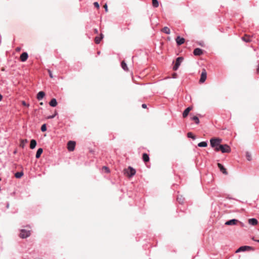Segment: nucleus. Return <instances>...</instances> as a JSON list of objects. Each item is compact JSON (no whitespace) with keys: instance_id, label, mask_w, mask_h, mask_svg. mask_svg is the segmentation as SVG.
<instances>
[{"instance_id":"f3484780","label":"nucleus","mask_w":259,"mask_h":259,"mask_svg":"<svg viewBox=\"0 0 259 259\" xmlns=\"http://www.w3.org/2000/svg\"><path fill=\"white\" fill-rule=\"evenodd\" d=\"M49 104L52 107H56L57 105V102L56 99L55 98L52 99L49 102Z\"/></svg>"},{"instance_id":"c9c22d12","label":"nucleus","mask_w":259,"mask_h":259,"mask_svg":"<svg viewBox=\"0 0 259 259\" xmlns=\"http://www.w3.org/2000/svg\"><path fill=\"white\" fill-rule=\"evenodd\" d=\"M32 146H33V145H32V140H31L30 141V148L32 149Z\"/></svg>"},{"instance_id":"7ed1b4c3","label":"nucleus","mask_w":259,"mask_h":259,"mask_svg":"<svg viewBox=\"0 0 259 259\" xmlns=\"http://www.w3.org/2000/svg\"><path fill=\"white\" fill-rule=\"evenodd\" d=\"M183 59H184L182 57H179L177 58L175 65L173 67V70L176 71L178 69Z\"/></svg>"},{"instance_id":"e433bc0d","label":"nucleus","mask_w":259,"mask_h":259,"mask_svg":"<svg viewBox=\"0 0 259 259\" xmlns=\"http://www.w3.org/2000/svg\"><path fill=\"white\" fill-rule=\"evenodd\" d=\"M22 104H23L24 106H27V107H28V106H29V105H28V104H27L26 103V102H25V101H22Z\"/></svg>"},{"instance_id":"49530a36","label":"nucleus","mask_w":259,"mask_h":259,"mask_svg":"<svg viewBox=\"0 0 259 259\" xmlns=\"http://www.w3.org/2000/svg\"><path fill=\"white\" fill-rule=\"evenodd\" d=\"M1 180V179L0 178V181Z\"/></svg>"},{"instance_id":"4c0bfd02","label":"nucleus","mask_w":259,"mask_h":259,"mask_svg":"<svg viewBox=\"0 0 259 259\" xmlns=\"http://www.w3.org/2000/svg\"><path fill=\"white\" fill-rule=\"evenodd\" d=\"M37 143H36V141L34 140H33V148H35V147L36 146Z\"/></svg>"},{"instance_id":"37998d69","label":"nucleus","mask_w":259,"mask_h":259,"mask_svg":"<svg viewBox=\"0 0 259 259\" xmlns=\"http://www.w3.org/2000/svg\"><path fill=\"white\" fill-rule=\"evenodd\" d=\"M94 32L95 33H98V29H94Z\"/></svg>"},{"instance_id":"4be33fe9","label":"nucleus","mask_w":259,"mask_h":259,"mask_svg":"<svg viewBox=\"0 0 259 259\" xmlns=\"http://www.w3.org/2000/svg\"><path fill=\"white\" fill-rule=\"evenodd\" d=\"M161 31L167 34H169L170 33V29L166 26L163 28Z\"/></svg>"},{"instance_id":"393cba45","label":"nucleus","mask_w":259,"mask_h":259,"mask_svg":"<svg viewBox=\"0 0 259 259\" xmlns=\"http://www.w3.org/2000/svg\"><path fill=\"white\" fill-rule=\"evenodd\" d=\"M23 175V172L20 171V172H17L15 173V177L17 179H19V178H21Z\"/></svg>"},{"instance_id":"c756f323","label":"nucleus","mask_w":259,"mask_h":259,"mask_svg":"<svg viewBox=\"0 0 259 259\" xmlns=\"http://www.w3.org/2000/svg\"><path fill=\"white\" fill-rule=\"evenodd\" d=\"M246 157L248 161H250L251 160V154L248 152L246 153Z\"/></svg>"},{"instance_id":"473e14b6","label":"nucleus","mask_w":259,"mask_h":259,"mask_svg":"<svg viewBox=\"0 0 259 259\" xmlns=\"http://www.w3.org/2000/svg\"><path fill=\"white\" fill-rule=\"evenodd\" d=\"M94 6H95V7H96L97 8H98H98H99V7H100V6H99V3H98V2H95V3H94Z\"/></svg>"},{"instance_id":"a211bd4d","label":"nucleus","mask_w":259,"mask_h":259,"mask_svg":"<svg viewBox=\"0 0 259 259\" xmlns=\"http://www.w3.org/2000/svg\"><path fill=\"white\" fill-rule=\"evenodd\" d=\"M43 152V150L42 148H39L36 153L35 157L36 158H38L40 157L41 154H42Z\"/></svg>"},{"instance_id":"9d476101","label":"nucleus","mask_w":259,"mask_h":259,"mask_svg":"<svg viewBox=\"0 0 259 259\" xmlns=\"http://www.w3.org/2000/svg\"><path fill=\"white\" fill-rule=\"evenodd\" d=\"M176 42L178 46H180L184 43L185 39L180 36H178L176 39Z\"/></svg>"},{"instance_id":"0eeeda50","label":"nucleus","mask_w":259,"mask_h":259,"mask_svg":"<svg viewBox=\"0 0 259 259\" xmlns=\"http://www.w3.org/2000/svg\"><path fill=\"white\" fill-rule=\"evenodd\" d=\"M136 172V171L134 168L131 166H129L126 172L129 177H132L135 175Z\"/></svg>"},{"instance_id":"412c9836","label":"nucleus","mask_w":259,"mask_h":259,"mask_svg":"<svg viewBox=\"0 0 259 259\" xmlns=\"http://www.w3.org/2000/svg\"><path fill=\"white\" fill-rule=\"evenodd\" d=\"M242 40L245 42H248L251 41V39L249 36L245 35L244 36L241 38Z\"/></svg>"},{"instance_id":"f8f14e48","label":"nucleus","mask_w":259,"mask_h":259,"mask_svg":"<svg viewBox=\"0 0 259 259\" xmlns=\"http://www.w3.org/2000/svg\"><path fill=\"white\" fill-rule=\"evenodd\" d=\"M192 108L191 107H188L184 111L183 113V116L184 118H185L188 116L189 112L192 110Z\"/></svg>"},{"instance_id":"c03bdc74","label":"nucleus","mask_w":259,"mask_h":259,"mask_svg":"<svg viewBox=\"0 0 259 259\" xmlns=\"http://www.w3.org/2000/svg\"><path fill=\"white\" fill-rule=\"evenodd\" d=\"M3 96L1 94H0V101L2 100Z\"/></svg>"},{"instance_id":"423d86ee","label":"nucleus","mask_w":259,"mask_h":259,"mask_svg":"<svg viewBox=\"0 0 259 259\" xmlns=\"http://www.w3.org/2000/svg\"><path fill=\"white\" fill-rule=\"evenodd\" d=\"M206 77H207L206 71L205 69H203V70L201 72V77H200L199 82L200 83L204 82L206 80Z\"/></svg>"},{"instance_id":"ddd939ff","label":"nucleus","mask_w":259,"mask_h":259,"mask_svg":"<svg viewBox=\"0 0 259 259\" xmlns=\"http://www.w3.org/2000/svg\"><path fill=\"white\" fill-rule=\"evenodd\" d=\"M45 93L43 91L39 92L36 96L37 99L39 101L41 100L45 96Z\"/></svg>"},{"instance_id":"f03ea898","label":"nucleus","mask_w":259,"mask_h":259,"mask_svg":"<svg viewBox=\"0 0 259 259\" xmlns=\"http://www.w3.org/2000/svg\"><path fill=\"white\" fill-rule=\"evenodd\" d=\"M222 140L220 138H212L210 140V145L213 148H218L221 145L220 143L222 142Z\"/></svg>"},{"instance_id":"20e7f679","label":"nucleus","mask_w":259,"mask_h":259,"mask_svg":"<svg viewBox=\"0 0 259 259\" xmlns=\"http://www.w3.org/2000/svg\"><path fill=\"white\" fill-rule=\"evenodd\" d=\"M31 234V233L29 231H27L25 229H22L21 231V233L20 234V236L22 238H25L28 236H29Z\"/></svg>"},{"instance_id":"2eb2a0df","label":"nucleus","mask_w":259,"mask_h":259,"mask_svg":"<svg viewBox=\"0 0 259 259\" xmlns=\"http://www.w3.org/2000/svg\"><path fill=\"white\" fill-rule=\"evenodd\" d=\"M27 58H28V54L26 52L23 53L21 55L20 57L21 61L22 62L25 61L27 60Z\"/></svg>"},{"instance_id":"a18cd8bd","label":"nucleus","mask_w":259,"mask_h":259,"mask_svg":"<svg viewBox=\"0 0 259 259\" xmlns=\"http://www.w3.org/2000/svg\"><path fill=\"white\" fill-rule=\"evenodd\" d=\"M254 241L259 243V240H254Z\"/></svg>"},{"instance_id":"f257e3e1","label":"nucleus","mask_w":259,"mask_h":259,"mask_svg":"<svg viewBox=\"0 0 259 259\" xmlns=\"http://www.w3.org/2000/svg\"><path fill=\"white\" fill-rule=\"evenodd\" d=\"M216 151H221L222 153H229L231 152V148L227 144L221 145L218 148L215 149Z\"/></svg>"},{"instance_id":"6e6552de","label":"nucleus","mask_w":259,"mask_h":259,"mask_svg":"<svg viewBox=\"0 0 259 259\" xmlns=\"http://www.w3.org/2000/svg\"><path fill=\"white\" fill-rule=\"evenodd\" d=\"M252 249V247L249 246H242L240 247L236 251V252H239L241 251H245L246 250H249Z\"/></svg>"},{"instance_id":"5701e85b","label":"nucleus","mask_w":259,"mask_h":259,"mask_svg":"<svg viewBox=\"0 0 259 259\" xmlns=\"http://www.w3.org/2000/svg\"><path fill=\"white\" fill-rule=\"evenodd\" d=\"M192 120L194 121L196 124H198L199 123V119L196 116H194L191 118Z\"/></svg>"},{"instance_id":"58836bf2","label":"nucleus","mask_w":259,"mask_h":259,"mask_svg":"<svg viewBox=\"0 0 259 259\" xmlns=\"http://www.w3.org/2000/svg\"><path fill=\"white\" fill-rule=\"evenodd\" d=\"M104 8H105V11H106V12H107V11H108V7H107V4H105V5H104Z\"/></svg>"},{"instance_id":"1a4fd4ad","label":"nucleus","mask_w":259,"mask_h":259,"mask_svg":"<svg viewBox=\"0 0 259 259\" xmlns=\"http://www.w3.org/2000/svg\"><path fill=\"white\" fill-rule=\"evenodd\" d=\"M238 222V221L236 219H232L227 221L225 224L228 226L235 225Z\"/></svg>"},{"instance_id":"dca6fc26","label":"nucleus","mask_w":259,"mask_h":259,"mask_svg":"<svg viewBox=\"0 0 259 259\" xmlns=\"http://www.w3.org/2000/svg\"><path fill=\"white\" fill-rule=\"evenodd\" d=\"M218 167H219L220 170L224 174H227V170L226 168L222 165L221 163H218Z\"/></svg>"},{"instance_id":"c85d7f7f","label":"nucleus","mask_w":259,"mask_h":259,"mask_svg":"<svg viewBox=\"0 0 259 259\" xmlns=\"http://www.w3.org/2000/svg\"><path fill=\"white\" fill-rule=\"evenodd\" d=\"M57 114H58L57 111H55L54 114H52V115H50V116H48L47 117V119L53 118H54L57 115Z\"/></svg>"},{"instance_id":"bb28decb","label":"nucleus","mask_w":259,"mask_h":259,"mask_svg":"<svg viewBox=\"0 0 259 259\" xmlns=\"http://www.w3.org/2000/svg\"><path fill=\"white\" fill-rule=\"evenodd\" d=\"M152 6L154 8H157L159 6V3L157 0H152Z\"/></svg>"},{"instance_id":"6ab92c4d","label":"nucleus","mask_w":259,"mask_h":259,"mask_svg":"<svg viewBox=\"0 0 259 259\" xmlns=\"http://www.w3.org/2000/svg\"><path fill=\"white\" fill-rule=\"evenodd\" d=\"M142 159H143V160L145 162L149 161V155L147 153H144L143 154Z\"/></svg>"},{"instance_id":"7c9ffc66","label":"nucleus","mask_w":259,"mask_h":259,"mask_svg":"<svg viewBox=\"0 0 259 259\" xmlns=\"http://www.w3.org/2000/svg\"><path fill=\"white\" fill-rule=\"evenodd\" d=\"M187 136L188 138H192L193 139V140L195 139V137L194 136H193V135L192 134V133L191 132H189L187 134Z\"/></svg>"},{"instance_id":"4468645a","label":"nucleus","mask_w":259,"mask_h":259,"mask_svg":"<svg viewBox=\"0 0 259 259\" xmlns=\"http://www.w3.org/2000/svg\"><path fill=\"white\" fill-rule=\"evenodd\" d=\"M258 221L255 218H252L248 220V223L252 226H255L257 224Z\"/></svg>"},{"instance_id":"b1692460","label":"nucleus","mask_w":259,"mask_h":259,"mask_svg":"<svg viewBox=\"0 0 259 259\" xmlns=\"http://www.w3.org/2000/svg\"><path fill=\"white\" fill-rule=\"evenodd\" d=\"M121 67L122 68V69L125 70V71H127L128 70V68H127V65L125 63L124 61H122L121 63Z\"/></svg>"},{"instance_id":"a878e982","label":"nucleus","mask_w":259,"mask_h":259,"mask_svg":"<svg viewBox=\"0 0 259 259\" xmlns=\"http://www.w3.org/2000/svg\"><path fill=\"white\" fill-rule=\"evenodd\" d=\"M198 146L200 147H206L207 146L206 142H201L198 143Z\"/></svg>"},{"instance_id":"f704fd0d","label":"nucleus","mask_w":259,"mask_h":259,"mask_svg":"<svg viewBox=\"0 0 259 259\" xmlns=\"http://www.w3.org/2000/svg\"><path fill=\"white\" fill-rule=\"evenodd\" d=\"M177 200L180 203H182L183 202V199L179 198V197L177 198Z\"/></svg>"},{"instance_id":"aec40b11","label":"nucleus","mask_w":259,"mask_h":259,"mask_svg":"<svg viewBox=\"0 0 259 259\" xmlns=\"http://www.w3.org/2000/svg\"><path fill=\"white\" fill-rule=\"evenodd\" d=\"M103 38V35L102 34H101V36L100 37L96 36L95 38V42L97 44H99L100 42L101 39Z\"/></svg>"},{"instance_id":"9b49d317","label":"nucleus","mask_w":259,"mask_h":259,"mask_svg":"<svg viewBox=\"0 0 259 259\" xmlns=\"http://www.w3.org/2000/svg\"><path fill=\"white\" fill-rule=\"evenodd\" d=\"M193 54L195 56H200L203 54V51L200 48H196L193 51Z\"/></svg>"},{"instance_id":"cd10ccee","label":"nucleus","mask_w":259,"mask_h":259,"mask_svg":"<svg viewBox=\"0 0 259 259\" xmlns=\"http://www.w3.org/2000/svg\"><path fill=\"white\" fill-rule=\"evenodd\" d=\"M27 142V140H22L21 141L20 146L22 148H24L25 144Z\"/></svg>"},{"instance_id":"79ce46f5","label":"nucleus","mask_w":259,"mask_h":259,"mask_svg":"<svg viewBox=\"0 0 259 259\" xmlns=\"http://www.w3.org/2000/svg\"><path fill=\"white\" fill-rule=\"evenodd\" d=\"M16 51L19 52V51H20L21 50V48H17L16 49Z\"/></svg>"},{"instance_id":"ea45409f","label":"nucleus","mask_w":259,"mask_h":259,"mask_svg":"<svg viewBox=\"0 0 259 259\" xmlns=\"http://www.w3.org/2000/svg\"><path fill=\"white\" fill-rule=\"evenodd\" d=\"M142 108H147V105H146V104H143L142 105Z\"/></svg>"},{"instance_id":"72a5a7b5","label":"nucleus","mask_w":259,"mask_h":259,"mask_svg":"<svg viewBox=\"0 0 259 259\" xmlns=\"http://www.w3.org/2000/svg\"><path fill=\"white\" fill-rule=\"evenodd\" d=\"M48 72H49V76H50V77L51 78H53V74H52V72L51 71V70H48Z\"/></svg>"},{"instance_id":"2f4dec72","label":"nucleus","mask_w":259,"mask_h":259,"mask_svg":"<svg viewBox=\"0 0 259 259\" xmlns=\"http://www.w3.org/2000/svg\"><path fill=\"white\" fill-rule=\"evenodd\" d=\"M47 130V127H46V124H44L41 127V131L43 132L46 131Z\"/></svg>"},{"instance_id":"a19ab883","label":"nucleus","mask_w":259,"mask_h":259,"mask_svg":"<svg viewBox=\"0 0 259 259\" xmlns=\"http://www.w3.org/2000/svg\"><path fill=\"white\" fill-rule=\"evenodd\" d=\"M256 72H257V73H259V64L257 65V68L256 69Z\"/></svg>"},{"instance_id":"39448f33","label":"nucleus","mask_w":259,"mask_h":259,"mask_svg":"<svg viewBox=\"0 0 259 259\" xmlns=\"http://www.w3.org/2000/svg\"><path fill=\"white\" fill-rule=\"evenodd\" d=\"M75 146V142L72 141H70L67 143V149L69 151H73L74 150Z\"/></svg>"}]
</instances>
